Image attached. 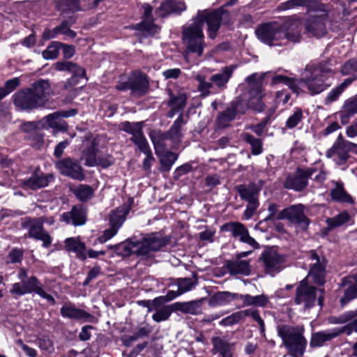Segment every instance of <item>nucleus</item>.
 Instances as JSON below:
<instances>
[{
	"label": "nucleus",
	"instance_id": "obj_1",
	"mask_svg": "<svg viewBox=\"0 0 357 357\" xmlns=\"http://www.w3.org/2000/svg\"><path fill=\"white\" fill-rule=\"evenodd\" d=\"M223 15V7L220 6L213 10H199L194 22L185 26L182 31L183 43L188 52L196 53L199 56L203 53L204 47L203 26L208 25V36L213 39L220 26Z\"/></svg>",
	"mask_w": 357,
	"mask_h": 357
},
{
	"label": "nucleus",
	"instance_id": "obj_2",
	"mask_svg": "<svg viewBox=\"0 0 357 357\" xmlns=\"http://www.w3.org/2000/svg\"><path fill=\"white\" fill-rule=\"evenodd\" d=\"M308 259L311 261L308 275L303 280L296 289L295 303L301 305L304 310L313 307L317 302L321 307L324 301V291L309 285L307 280L312 278L314 283L322 284L324 282L325 264L318 255L312 250L309 253Z\"/></svg>",
	"mask_w": 357,
	"mask_h": 357
},
{
	"label": "nucleus",
	"instance_id": "obj_3",
	"mask_svg": "<svg viewBox=\"0 0 357 357\" xmlns=\"http://www.w3.org/2000/svg\"><path fill=\"white\" fill-rule=\"evenodd\" d=\"M301 27V19L294 15L286 17L282 24L275 22L261 24L255 33L257 38L264 44L284 45L289 42H299Z\"/></svg>",
	"mask_w": 357,
	"mask_h": 357
},
{
	"label": "nucleus",
	"instance_id": "obj_4",
	"mask_svg": "<svg viewBox=\"0 0 357 357\" xmlns=\"http://www.w3.org/2000/svg\"><path fill=\"white\" fill-rule=\"evenodd\" d=\"M170 238L157 234H152L143 238L142 241H126L119 244L108 245V248L113 250L117 255L128 257L135 254L139 257H146L152 252H156L169 245Z\"/></svg>",
	"mask_w": 357,
	"mask_h": 357
},
{
	"label": "nucleus",
	"instance_id": "obj_5",
	"mask_svg": "<svg viewBox=\"0 0 357 357\" xmlns=\"http://www.w3.org/2000/svg\"><path fill=\"white\" fill-rule=\"evenodd\" d=\"M249 87L250 98L249 101L241 96L234 100L229 107L225 112V122L227 120L234 119L237 114H243L248 107H251L257 112H262L265 105L261 102L264 96L262 91V81L257 78L256 74H252L246 78ZM226 124L225 123V127Z\"/></svg>",
	"mask_w": 357,
	"mask_h": 357
},
{
	"label": "nucleus",
	"instance_id": "obj_6",
	"mask_svg": "<svg viewBox=\"0 0 357 357\" xmlns=\"http://www.w3.org/2000/svg\"><path fill=\"white\" fill-rule=\"evenodd\" d=\"M334 74V70L327 63H310L306 66L303 77L298 80L301 91L305 88L312 95H317L327 89L331 83L329 78Z\"/></svg>",
	"mask_w": 357,
	"mask_h": 357
},
{
	"label": "nucleus",
	"instance_id": "obj_7",
	"mask_svg": "<svg viewBox=\"0 0 357 357\" xmlns=\"http://www.w3.org/2000/svg\"><path fill=\"white\" fill-rule=\"evenodd\" d=\"M278 334L282 340L284 346L293 357H302L307 346L303 336V326L294 327L289 325H280L277 327Z\"/></svg>",
	"mask_w": 357,
	"mask_h": 357
},
{
	"label": "nucleus",
	"instance_id": "obj_8",
	"mask_svg": "<svg viewBox=\"0 0 357 357\" xmlns=\"http://www.w3.org/2000/svg\"><path fill=\"white\" fill-rule=\"evenodd\" d=\"M46 217L42 216L37 218H26L22 222V227L28 229L27 236L29 238L41 241L44 248H49L52 242V238L43 227Z\"/></svg>",
	"mask_w": 357,
	"mask_h": 357
},
{
	"label": "nucleus",
	"instance_id": "obj_9",
	"mask_svg": "<svg viewBox=\"0 0 357 357\" xmlns=\"http://www.w3.org/2000/svg\"><path fill=\"white\" fill-rule=\"evenodd\" d=\"M81 142V158L84 160V165L96 164V156L99 151L100 146L98 136L88 132L82 137Z\"/></svg>",
	"mask_w": 357,
	"mask_h": 357
},
{
	"label": "nucleus",
	"instance_id": "obj_10",
	"mask_svg": "<svg viewBox=\"0 0 357 357\" xmlns=\"http://www.w3.org/2000/svg\"><path fill=\"white\" fill-rule=\"evenodd\" d=\"M349 141L345 140L340 134L333 146L326 151V156L338 166L344 165L349 158Z\"/></svg>",
	"mask_w": 357,
	"mask_h": 357
},
{
	"label": "nucleus",
	"instance_id": "obj_11",
	"mask_svg": "<svg viewBox=\"0 0 357 357\" xmlns=\"http://www.w3.org/2000/svg\"><path fill=\"white\" fill-rule=\"evenodd\" d=\"M77 114L76 109L60 110L45 116L42 121L45 122L48 128L54 129L53 134L56 135L58 131L66 132L68 130V123L61 119L73 116Z\"/></svg>",
	"mask_w": 357,
	"mask_h": 357
},
{
	"label": "nucleus",
	"instance_id": "obj_12",
	"mask_svg": "<svg viewBox=\"0 0 357 357\" xmlns=\"http://www.w3.org/2000/svg\"><path fill=\"white\" fill-rule=\"evenodd\" d=\"M53 66L54 69L58 71H65L72 74V77L65 84L64 87L66 89H68V86L77 85L79 79L86 78L85 69L73 61H59Z\"/></svg>",
	"mask_w": 357,
	"mask_h": 357
},
{
	"label": "nucleus",
	"instance_id": "obj_13",
	"mask_svg": "<svg viewBox=\"0 0 357 357\" xmlns=\"http://www.w3.org/2000/svg\"><path fill=\"white\" fill-rule=\"evenodd\" d=\"M13 98L15 106L20 110L31 111L41 107L29 88L18 91Z\"/></svg>",
	"mask_w": 357,
	"mask_h": 357
},
{
	"label": "nucleus",
	"instance_id": "obj_14",
	"mask_svg": "<svg viewBox=\"0 0 357 357\" xmlns=\"http://www.w3.org/2000/svg\"><path fill=\"white\" fill-rule=\"evenodd\" d=\"M305 206L303 204L291 206L282 211L280 218H285L292 223L297 225L303 229H306L309 225V220L304 214Z\"/></svg>",
	"mask_w": 357,
	"mask_h": 357
},
{
	"label": "nucleus",
	"instance_id": "obj_15",
	"mask_svg": "<svg viewBox=\"0 0 357 357\" xmlns=\"http://www.w3.org/2000/svg\"><path fill=\"white\" fill-rule=\"evenodd\" d=\"M60 314L62 317L82 321H91L93 316L86 310L79 308L70 301L66 302L60 309Z\"/></svg>",
	"mask_w": 357,
	"mask_h": 357
},
{
	"label": "nucleus",
	"instance_id": "obj_16",
	"mask_svg": "<svg viewBox=\"0 0 357 357\" xmlns=\"http://www.w3.org/2000/svg\"><path fill=\"white\" fill-rule=\"evenodd\" d=\"M30 90L41 107H44L49 100V98L53 94L50 81L40 79L31 84Z\"/></svg>",
	"mask_w": 357,
	"mask_h": 357
},
{
	"label": "nucleus",
	"instance_id": "obj_17",
	"mask_svg": "<svg viewBox=\"0 0 357 357\" xmlns=\"http://www.w3.org/2000/svg\"><path fill=\"white\" fill-rule=\"evenodd\" d=\"M56 167L62 174L73 179L83 181L85 178L82 167L70 158H65L57 162Z\"/></svg>",
	"mask_w": 357,
	"mask_h": 357
},
{
	"label": "nucleus",
	"instance_id": "obj_18",
	"mask_svg": "<svg viewBox=\"0 0 357 357\" xmlns=\"http://www.w3.org/2000/svg\"><path fill=\"white\" fill-rule=\"evenodd\" d=\"M326 13L322 10L319 15L310 16L305 22L307 31L316 37L324 36L326 33Z\"/></svg>",
	"mask_w": 357,
	"mask_h": 357
},
{
	"label": "nucleus",
	"instance_id": "obj_19",
	"mask_svg": "<svg viewBox=\"0 0 357 357\" xmlns=\"http://www.w3.org/2000/svg\"><path fill=\"white\" fill-rule=\"evenodd\" d=\"M314 171L311 169L298 170L294 175L288 176L284 182V187L287 189H292L300 191L307 185V178L312 176Z\"/></svg>",
	"mask_w": 357,
	"mask_h": 357
},
{
	"label": "nucleus",
	"instance_id": "obj_20",
	"mask_svg": "<svg viewBox=\"0 0 357 357\" xmlns=\"http://www.w3.org/2000/svg\"><path fill=\"white\" fill-rule=\"evenodd\" d=\"M225 231H228L234 237L239 238L240 241L248 244L253 249L259 248L258 243L251 237L247 229L241 223L230 222L225 224Z\"/></svg>",
	"mask_w": 357,
	"mask_h": 357
},
{
	"label": "nucleus",
	"instance_id": "obj_21",
	"mask_svg": "<svg viewBox=\"0 0 357 357\" xmlns=\"http://www.w3.org/2000/svg\"><path fill=\"white\" fill-rule=\"evenodd\" d=\"M99 1L100 0H84L81 4L79 0H59L57 7L63 13H75L94 8L98 5Z\"/></svg>",
	"mask_w": 357,
	"mask_h": 357
},
{
	"label": "nucleus",
	"instance_id": "obj_22",
	"mask_svg": "<svg viewBox=\"0 0 357 357\" xmlns=\"http://www.w3.org/2000/svg\"><path fill=\"white\" fill-rule=\"evenodd\" d=\"M252 250L241 252L237 254L236 259L228 261L227 268L231 275H249L251 273V267L248 261L241 260V258L245 257L252 253Z\"/></svg>",
	"mask_w": 357,
	"mask_h": 357
},
{
	"label": "nucleus",
	"instance_id": "obj_23",
	"mask_svg": "<svg viewBox=\"0 0 357 357\" xmlns=\"http://www.w3.org/2000/svg\"><path fill=\"white\" fill-rule=\"evenodd\" d=\"M262 257L265 269L268 273L279 272L282 269L284 259L274 249L266 250Z\"/></svg>",
	"mask_w": 357,
	"mask_h": 357
},
{
	"label": "nucleus",
	"instance_id": "obj_24",
	"mask_svg": "<svg viewBox=\"0 0 357 357\" xmlns=\"http://www.w3.org/2000/svg\"><path fill=\"white\" fill-rule=\"evenodd\" d=\"M340 285L346 287L344 296L340 299L342 306H344L357 298V273L344 278Z\"/></svg>",
	"mask_w": 357,
	"mask_h": 357
},
{
	"label": "nucleus",
	"instance_id": "obj_25",
	"mask_svg": "<svg viewBox=\"0 0 357 357\" xmlns=\"http://www.w3.org/2000/svg\"><path fill=\"white\" fill-rule=\"evenodd\" d=\"M142 8L144 9L142 21L136 25L137 29L145 31L148 34L153 35L158 33L160 29L153 22L152 15L153 7L149 3H144L143 4Z\"/></svg>",
	"mask_w": 357,
	"mask_h": 357
},
{
	"label": "nucleus",
	"instance_id": "obj_26",
	"mask_svg": "<svg viewBox=\"0 0 357 357\" xmlns=\"http://www.w3.org/2000/svg\"><path fill=\"white\" fill-rule=\"evenodd\" d=\"M130 90L132 94L137 96L144 95L149 86L146 76L140 73H133L129 77Z\"/></svg>",
	"mask_w": 357,
	"mask_h": 357
},
{
	"label": "nucleus",
	"instance_id": "obj_27",
	"mask_svg": "<svg viewBox=\"0 0 357 357\" xmlns=\"http://www.w3.org/2000/svg\"><path fill=\"white\" fill-rule=\"evenodd\" d=\"M206 301V298L190 301L188 302H176L173 303V307L176 311L185 314H200L202 312V305Z\"/></svg>",
	"mask_w": 357,
	"mask_h": 357
},
{
	"label": "nucleus",
	"instance_id": "obj_28",
	"mask_svg": "<svg viewBox=\"0 0 357 357\" xmlns=\"http://www.w3.org/2000/svg\"><path fill=\"white\" fill-rule=\"evenodd\" d=\"M340 335V331L337 328H331L326 331L314 333L312 335L310 340V347H320L328 341L337 337Z\"/></svg>",
	"mask_w": 357,
	"mask_h": 357
},
{
	"label": "nucleus",
	"instance_id": "obj_29",
	"mask_svg": "<svg viewBox=\"0 0 357 357\" xmlns=\"http://www.w3.org/2000/svg\"><path fill=\"white\" fill-rule=\"evenodd\" d=\"M326 222L327 227L322 230V233L324 235H327L328 232L334 228L343 226L346 224L351 225L354 224L351 215L347 211H343L333 218L326 219Z\"/></svg>",
	"mask_w": 357,
	"mask_h": 357
},
{
	"label": "nucleus",
	"instance_id": "obj_30",
	"mask_svg": "<svg viewBox=\"0 0 357 357\" xmlns=\"http://www.w3.org/2000/svg\"><path fill=\"white\" fill-rule=\"evenodd\" d=\"M50 175H45L42 172H35L29 178L24 179L22 182V186L26 188L36 190L46 187L49 182Z\"/></svg>",
	"mask_w": 357,
	"mask_h": 357
},
{
	"label": "nucleus",
	"instance_id": "obj_31",
	"mask_svg": "<svg viewBox=\"0 0 357 357\" xmlns=\"http://www.w3.org/2000/svg\"><path fill=\"white\" fill-rule=\"evenodd\" d=\"M62 220L75 226L82 225L86 222V212L81 206H74L70 212L63 213Z\"/></svg>",
	"mask_w": 357,
	"mask_h": 357
},
{
	"label": "nucleus",
	"instance_id": "obj_32",
	"mask_svg": "<svg viewBox=\"0 0 357 357\" xmlns=\"http://www.w3.org/2000/svg\"><path fill=\"white\" fill-rule=\"evenodd\" d=\"M149 137L153 144L155 153L167 150L166 141L169 139L165 132L160 130H152L149 132Z\"/></svg>",
	"mask_w": 357,
	"mask_h": 357
},
{
	"label": "nucleus",
	"instance_id": "obj_33",
	"mask_svg": "<svg viewBox=\"0 0 357 357\" xmlns=\"http://www.w3.org/2000/svg\"><path fill=\"white\" fill-rule=\"evenodd\" d=\"M65 248L67 251L75 252L77 257L82 260L86 258L85 244L78 238H68L65 240Z\"/></svg>",
	"mask_w": 357,
	"mask_h": 357
},
{
	"label": "nucleus",
	"instance_id": "obj_34",
	"mask_svg": "<svg viewBox=\"0 0 357 357\" xmlns=\"http://www.w3.org/2000/svg\"><path fill=\"white\" fill-rule=\"evenodd\" d=\"M357 113V95L344 102L342 111L340 112L341 121L346 123L349 118Z\"/></svg>",
	"mask_w": 357,
	"mask_h": 357
},
{
	"label": "nucleus",
	"instance_id": "obj_35",
	"mask_svg": "<svg viewBox=\"0 0 357 357\" xmlns=\"http://www.w3.org/2000/svg\"><path fill=\"white\" fill-rule=\"evenodd\" d=\"M159 158L161 167L160 170L163 172H168L172 168L174 163L178 158V155L175 154L170 151H163L159 153H155Z\"/></svg>",
	"mask_w": 357,
	"mask_h": 357
},
{
	"label": "nucleus",
	"instance_id": "obj_36",
	"mask_svg": "<svg viewBox=\"0 0 357 357\" xmlns=\"http://www.w3.org/2000/svg\"><path fill=\"white\" fill-rule=\"evenodd\" d=\"M238 190L241 198L246 200L248 203H258L257 195L259 188L256 185H240L238 187Z\"/></svg>",
	"mask_w": 357,
	"mask_h": 357
},
{
	"label": "nucleus",
	"instance_id": "obj_37",
	"mask_svg": "<svg viewBox=\"0 0 357 357\" xmlns=\"http://www.w3.org/2000/svg\"><path fill=\"white\" fill-rule=\"evenodd\" d=\"M184 124H185V122L183 120L182 114H181L174 122L169 130L167 132H165L169 139L176 143L181 141L183 137L181 127Z\"/></svg>",
	"mask_w": 357,
	"mask_h": 357
},
{
	"label": "nucleus",
	"instance_id": "obj_38",
	"mask_svg": "<svg viewBox=\"0 0 357 357\" xmlns=\"http://www.w3.org/2000/svg\"><path fill=\"white\" fill-rule=\"evenodd\" d=\"M129 208L126 206H121L113 211L109 215V225L120 228L126 220Z\"/></svg>",
	"mask_w": 357,
	"mask_h": 357
},
{
	"label": "nucleus",
	"instance_id": "obj_39",
	"mask_svg": "<svg viewBox=\"0 0 357 357\" xmlns=\"http://www.w3.org/2000/svg\"><path fill=\"white\" fill-rule=\"evenodd\" d=\"M353 79L347 78L340 84L333 89L327 94L325 98V104L328 105L336 101L349 85L351 84Z\"/></svg>",
	"mask_w": 357,
	"mask_h": 357
},
{
	"label": "nucleus",
	"instance_id": "obj_40",
	"mask_svg": "<svg viewBox=\"0 0 357 357\" xmlns=\"http://www.w3.org/2000/svg\"><path fill=\"white\" fill-rule=\"evenodd\" d=\"M144 121H124L121 123L120 128L126 132L131 135V138H135V137L144 133L142 131Z\"/></svg>",
	"mask_w": 357,
	"mask_h": 357
},
{
	"label": "nucleus",
	"instance_id": "obj_41",
	"mask_svg": "<svg viewBox=\"0 0 357 357\" xmlns=\"http://www.w3.org/2000/svg\"><path fill=\"white\" fill-rule=\"evenodd\" d=\"M332 199L335 202L349 203L354 202L353 198L345 191L342 184L337 183L331 192Z\"/></svg>",
	"mask_w": 357,
	"mask_h": 357
},
{
	"label": "nucleus",
	"instance_id": "obj_42",
	"mask_svg": "<svg viewBox=\"0 0 357 357\" xmlns=\"http://www.w3.org/2000/svg\"><path fill=\"white\" fill-rule=\"evenodd\" d=\"M73 193L79 201L84 202L93 197L94 190L89 185L80 184L73 190Z\"/></svg>",
	"mask_w": 357,
	"mask_h": 357
},
{
	"label": "nucleus",
	"instance_id": "obj_43",
	"mask_svg": "<svg viewBox=\"0 0 357 357\" xmlns=\"http://www.w3.org/2000/svg\"><path fill=\"white\" fill-rule=\"evenodd\" d=\"M174 311L176 310L173 307V303L169 305H164L155 310V312L152 315V319L158 323L167 321Z\"/></svg>",
	"mask_w": 357,
	"mask_h": 357
},
{
	"label": "nucleus",
	"instance_id": "obj_44",
	"mask_svg": "<svg viewBox=\"0 0 357 357\" xmlns=\"http://www.w3.org/2000/svg\"><path fill=\"white\" fill-rule=\"evenodd\" d=\"M241 298L247 305H256L259 307H264L268 302V297L264 294L255 296H252L249 294H245L241 296Z\"/></svg>",
	"mask_w": 357,
	"mask_h": 357
},
{
	"label": "nucleus",
	"instance_id": "obj_45",
	"mask_svg": "<svg viewBox=\"0 0 357 357\" xmlns=\"http://www.w3.org/2000/svg\"><path fill=\"white\" fill-rule=\"evenodd\" d=\"M197 284L196 278H178L176 280L175 284L177 286L180 294H183L194 289Z\"/></svg>",
	"mask_w": 357,
	"mask_h": 357
},
{
	"label": "nucleus",
	"instance_id": "obj_46",
	"mask_svg": "<svg viewBox=\"0 0 357 357\" xmlns=\"http://www.w3.org/2000/svg\"><path fill=\"white\" fill-rule=\"evenodd\" d=\"M274 84L282 83L288 86L294 93L298 94L301 92V88L298 86V80L289 78L284 75H276L273 78Z\"/></svg>",
	"mask_w": 357,
	"mask_h": 357
},
{
	"label": "nucleus",
	"instance_id": "obj_47",
	"mask_svg": "<svg viewBox=\"0 0 357 357\" xmlns=\"http://www.w3.org/2000/svg\"><path fill=\"white\" fill-rule=\"evenodd\" d=\"M303 118V110L299 107H296L292 114L287 119L285 126L289 129H293L302 122Z\"/></svg>",
	"mask_w": 357,
	"mask_h": 357
},
{
	"label": "nucleus",
	"instance_id": "obj_48",
	"mask_svg": "<svg viewBox=\"0 0 357 357\" xmlns=\"http://www.w3.org/2000/svg\"><path fill=\"white\" fill-rule=\"evenodd\" d=\"M62 45V43L58 41L52 42L47 49L42 52L43 57L46 60L56 59L59 52V49Z\"/></svg>",
	"mask_w": 357,
	"mask_h": 357
},
{
	"label": "nucleus",
	"instance_id": "obj_49",
	"mask_svg": "<svg viewBox=\"0 0 357 357\" xmlns=\"http://www.w3.org/2000/svg\"><path fill=\"white\" fill-rule=\"evenodd\" d=\"M308 1L307 0H288L280 3L277 8L279 11H286L296 9L299 7L307 6Z\"/></svg>",
	"mask_w": 357,
	"mask_h": 357
},
{
	"label": "nucleus",
	"instance_id": "obj_50",
	"mask_svg": "<svg viewBox=\"0 0 357 357\" xmlns=\"http://www.w3.org/2000/svg\"><path fill=\"white\" fill-rule=\"evenodd\" d=\"M243 137L250 145L254 155H259L262 153V143L260 139L255 138L249 133H244Z\"/></svg>",
	"mask_w": 357,
	"mask_h": 357
},
{
	"label": "nucleus",
	"instance_id": "obj_51",
	"mask_svg": "<svg viewBox=\"0 0 357 357\" xmlns=\"http://www.w3.org/2000/svg\"><path fill=\"white\" fill-rule=\"evenodd\" d=\"M243 316V319L246 317H252L256 321L260 326L261 333H264L265 331V325L263 319L259 316V312L254 309H248L242 311H239L238 316Z\"/></svg>",
	"mask_w": 357,
	"mask_h": 357
},
{
	"label": "nucleus",
	"instance_id": "obj_52",
	"mask_svg": "<svg viewBox=\"0 0 357 357\" xmlns=\"http://www.w3.org/2000/svg\"><path fill=\"white\" fill-rule=\"evenodd\" d=\"M130 140L142 153H150V151H151L149 142L144 133L135 137V138H130Z\"/></svg>",
	"mask_w": 357,
	"mask_h": 357
},
{
	"label": "nucleus",
	"instance_id": "obj_53",
	"mask_svg": "<svg viewBox=\"0 0 357 357\" xmlns=\"http://www.w3.org/2000/svg\"><path fill=\"white\" fill-rule=\"evenodd\" d=\"M114 162V158L109 154H104L98 156H96V161L94 165H88L86 167H98L100 166L102 168H107L109 166L112 165Z\"/></svg>",
	"mask_w": 357,
	"mask_h": 357
},
{
	"label": "nucleus",
	"instance_id": "obj_54",
	"mask_svg": "<svg viewBox=\"0 0 357 357\" xmlns=\"http://www.w3.org/2000/svg\"><path fill=\"white\" fill-rule=\"evenodd\" d=\"M187 96L185 93H179L177 96H172L169 104L176 109L181 111L185 107Z\"/></svg>",
	"mask_w": 357,
	"mask_h": 357
},
{
	"label": "nucleus",
	"instance_id": "obj_55",
	"mask_svg": "<svg viewBox=\"0 0 357 357\" xmlns=\"http://www.w3.org/2000/svg\"><path fill=\"white\" fill-rule=\"evenodd\" d=\"M38 344L40 349L48 354H52L54 351V347L52 340L47 336H41L38 339Z\"/></svg>",
	"mask_w": 357,
	"mask_h": 357
},
{
	"label": "nucleus",
	"instance_id": "obj_56",
	"mask_svg": "<svg viewBox=\"0 0 357 357\" xmlns=\"http://www.w3.org/2000/svg\"><path fill=\"white\" fill-rule=\"evenodd\" d=\"M119 228L116 226L109 225V228L105 229L103 234L98 238L100 243H104L114 237L118 232Z\"/></svg>",
	"mask_w": 357,
	"mask_h": 357
},
{
	"label": "nucleus",
	"instance_id": "obj_57",
	"mask_svg": "<svg viewBox=\"0 0 357 357\" xmlns=\"http://www.w3.org/2000/svg\"><path fill=\"white\" fill-rule=\"evenodd\" d=\"M196 79L199 82L198 90L201 93L202 96L205 97L208 95L209 89L212 86L211 83L206 82L204 77L200 75H197L196 76Z\"/></svg>",
	"mask_w": 357,
	"mask_h": 357
},
{
	"label": "nucleus",
	"instance_id": "obj_58",
	"mask_svg": "<svg viewBox=\"0 0 357 357\" xmlns=\"http://www.w3.org/2000/svg\"><path fill=\"white\" fill-rule=\"evenodd\" d=\"M23 283L24 284L25 287L29 291V293H36L38 289L41 285V283L35 276H31L27 278L26 280L23 281Z\"/></svg>",
	"mask_w": 357,
	"mask_h": 357
},
{
	"label": "nucleus",
	"instance_id": "obj_59",
	"mask_svg": "<svg viewBox=\"0 0 357 357\" xmlns=\"http://www.w3.org/2000/svg\"><path fill=\"white\" fill-rule=\"evenodd\" d=\"M10 292L12 295L15 296V298L22 296L26 294H29L27 289H26L23 282L14 283L12 285V288L10 289Z\"/></svg>",
	"mask_w": 357,
	"mask_h": 357
},
{
	"label": "nucleus",
	"instance_id": "obj_60",
	"mask_svg": "<svg viewBox=\"0 0 357 357\" xmlns=\"http://www.w3.org/2000/svg\"><path fill=\"white\" fill-rule=\"evenodd\" d=\"M171 6L172 0H167L166 1L161 3V5L155 10V13L160 17H165L172 14Z\"/></svg>",
	"mask_w": 357,
	"mask_h": 357
},
{
	"label": "nucleus",
	"instance_id": "obj_61",
	"mask_svg": "<svg viewBox=\"0 0 357 357\" xmlns=\"http://www.w3.org/2000/svg\"><path fill=\"white\" fill-rule=\"evenodd\" d=\"M70 24L67 20H64L62 23L57 26L59 29V33L63 34L66 36L74 38L76 36V33L70 29Z\"/></svg>",
	"mask_w": 357,
	"mask_h": 357
},
{
	"label": "nucleus",
	"instance_id": "obj_62",
	"mask_svg": "<svg viewBox=\"0 0 357 357\" xmlns=\"http://www.w3.org/2000/svg\"><path fill=\"white\" fill-rule=\"evenodd\" d=\"M20 84V79L18 77H14L11 79L8 80L5 83L3 90L6 93V96L10 93L13 92L17 86Z\"/></svg>",
	"mask_w": 357,
	"mask_h": 357
},
{
	"label": "nucleus",
	"instance_id": "obj_63",
	"mask_svg": "<svg viewBox=\"0 0 357 357\" xmlns=\"http://www.w3.org/2000/svg\"><path fill=\"white\" fill-rule=\"evenodd\" d=\"M171 10L172 14H180L186 10V5L183 0H172Z\"/></svg>",
	"mask_w": 357,
	"mask_h": 357
},
{
	"label": "nucleus",
	"instance_id": "obj_64",
	"mask_svg": "<svg viewBox=\"0 0 357 357\" xmlns=\"http://www.w3.org/2000/svg\"><path fill=\"white\" fill-rule=\"evenodd\" d=\"M337 331H340V334L346 333L347 335H351L353 332L357 333V320H355L342 328H337Z\"/></svg>",
	"mask_w": 357,
	"mask_h": 357
}]
</instances>
